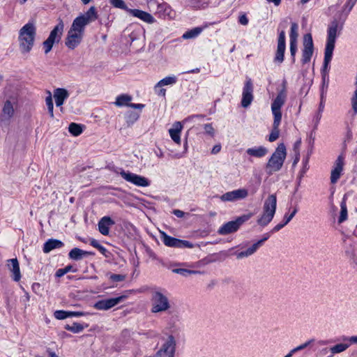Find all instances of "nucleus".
<instances>
[{
	"mask_svg": "<svg viewBox=\"0 0 357 357\" xmlns=\"http://www.w3.org/2000/svg\"><path fill=\"white\" fill-rule=\"evenodd\" d=\"M190 5L194 9H204L208 6V3L204 0H190Z\"/></svg>",
	"mask_w": 357,
	"mask_h": 357,
	"instance_id": "obj_40",
	"label": "nucleus"
},
{
	"mask_svg": "<svg viewBox=\"0 0 357 357\" xmlns=\"http://www.w3.org/2000/svg\"><path fill=\"white\" fill-rule=\"evenodd\" d=\"M204 130L207 134L211 136H213L214 134V129L211 124H206L204 126Z\"/></svg>",
	"mask_w": 357,
	"mask_h": 357,
	"instance_id": "obj_55",
	"label": "nucleus"
},
{
	"mask_svg": "<svg viewBox=\"0 0 357 357\" xmlns=\"http://www.w3.org/2000/svg\"><path fill=\"white\" fill-rule=\"evenodd\" d=\"M63 246V242L56 239H49L43 246V252L48 253L54 249L60 248Z\"/></svg>",
	"mask_w": 357,
	"mask_h": 357,
	"instance_id": "obj_27",
	"label": "nucleus"
},
{
	"mask_svg": "<svg viewBox=\"0 0 357 357\" xmlns=\"http://www.w3.org/2000/svg\"><path fill=\"white\" fill-rule=\"evenodd\" d=\"M109 2L114 7L126 10L127 12L129 9L123 0H109Z\"/></svg>",
	"mask_w": 357,
	"mask_h": 357,
	"instance_id": "obj_44",
	"label": "nucleus"
},
{
	"mask_svg": "<svg viewBox=\"0 0 357 357\" xmlns=\"http://www.w3.org/2000/svg\"><path fill=\"white\" fill-rule=\"evenodd\" d=\"M118 173L126 181L132 183L137 186L146 187L150 185V181L146 177L135 174L130 172H126L123 169H121V171Z\"/></svg>",
	"mask_w": 357,
	"mask_h": 357,
	"instance_id": "obj_9",
	"label": "nucleus"
},
{
	"mask_svg": "<svg viewBox=\"0 0 357 357\" xmlns=\"http://www.w3.org/2000/svg\"><path fill=\"white\" fill-rule=\"evenodd\" d=\"M253 84L250 79L246 80L242 94L241 105L243 107H248L253 100Z\"/></svg>",
	"mask_w": 357,
	"mask_h": 357,
	"instance_id": "obj_15",
	"label": "nucleus"
},
{
	"mask_svg": "<svg viewBox=\"0 0 357 357\" xmlns=\"http://www.w3.org/2000/svg\"><path fill=\"white\" fill-rule=\"evenodd\" d=\"M125 298V296H121L116 298L103 299L96 303L94 307L100 310H107L123 301Z\"/></svg>",
	"mask_w": 357,
	"mask_h": 357,
	"instance_id": "obj_16",
	"label": "nucleus"
},
{
	"mask_svg": "<svg viewBox=\"0 0 357 357\" xmlns=\"http://www.w3.org/2000/svg\"><path fill=\"white\" fill-rule=\"evenodd\" d=\"M7 266L10 272L13 273L12 278L16 282L21 278L19 262L16 258L10 259L7 261Z\"/></svg>",
	"mask_w": 357,
	"mask_h": 357,
	"instance_id": "obj_21",
	"label": "nucleus"
},
{
	"mask_svg": "<svg viewBox=\"0 0 357 357\" xmlns=\"http://www.w3.org/2000/svg\"><path fill=\"white\" fill-rule=\"evenodd\" d=\"M338 22L333 21L328 27L327 42L324 53V61L323 71H327L328 65L332 59L333 50L335 48V39L337 36Z\"/></svg>",
	"mask_w": 357,
	"mask_h": 357,
	"instance_id": "obj_2",
	"label": "nucleus"
},
{
	"mask_svg": "<svg viewBox=\"0 0 357 357\" xmlns=\"http://www.w3.org/2000/svg\"><path fill=\"white\" fill-rule=\"evenodd\" d=\"M314 342V340H310L296 347H295L294 349H291V353H296L299 351H301L304 349H305L306 347H307L311 343H312Z\"/></svg>",
	"mask_w": 357,
	"mask_h": 357,
	"instance_id": "obj_46",
	"label": "nucleus"
},
{
	"mask_svg": "<svg viewBox=\"0 0 357 357\" xmlns=\"http://www.w3.org/2000/svg\"><path fill=\"white\" fill-rule=\"evenodd\" d=\"M183 129V126L181 122H175L172 128L169 130V132L172 140L179 144L181 143L180 133Z\"/></svg>",
	"mask_w": 357,
	"mask_h": 357,
	"instance_id": "obj_23",
	"label": "nucleus"
},
{
	"mask_svg": "<svg viewBox=\"0 0 357 357\" xmlns=\"http://www.w3.org/2000/svg\"><path fill=\"white\" fill-rule=\"evenodd\" d=\"M132 100V97L129 95L123 94L121 96H119L116 98L115 104L117 106L121 107L124 105L128 106L129 102Z\"/></svg>",
	"mask_w": 357,
	"mask_h": 357,
	"instance_id": "obj_34",
	"label": "nucleus"
},
{
	"mask_svg": "<svg viewBox=\"0 0 357 357\" xmlns=\"http://www.w3.org/2000/svg\"><path fill=\"white\" fill-rule=\"evenodd\" d=\"M298 37V25L296 22L291 23V31L289 34L290 42H297Z\"/></svg>",
	"mask_w": 357,
	"mask_h": 357,
	"instance_id": "obj_35",
	"label": "nucleus"
},
{
	"mask_svg": "<svg viewBox=\"0 0 357 357\" xmlns=\"http://www.w3.org/2000/svg\"><path fill=\"white\" fill-rule=\"evenodd\" d=\"M161 238L164 243V244L168 247L172 248H192L194 247L193 244L190 241L180 240L170 236H168L165 232L161 233Z\"/></svg>",
	"mask_w": 357,
	"mask_h": 357,
	"instance_id": "obj_10",
	"label": "nucleus"
},
{
	"mask_svg": "<svg viewBox=\"0 0 357 357\" xmlns=\"http://www.w3.org/2000/svg\"><path fill=\"white\" fill-rule=\"evenodd\" d=\"M16 100L14 98L7 100L3 105L2 114L1 115V120L3 121H8L14 114V105Z\"/></svg>",
	"mask_w": 357,
	"mask_h": 357,
	"instance_id": "obj_19",
	"label": "nucleus"
},
{
	"mask_svg": "<svg viewBox=\"0 0 357 357\" xmlns=\"http://www.w3.org/2000/svg\"><path fill=\"white\" fill-rule=\"evenodd\" d=\"M109 278L114 282H120L124 280L126 276L121 274H111Z\"/></svg>",
	"mask_w": 357,
	"mask_h": 357,
	"instance_id": "obj_51",
	"label": "nucleus"
},
{
	"mask_svg": "<svg viewBox=\"0 0 357 357\" xmlns=\"http://www.w3.org/2000/svg\"><path fill=\"white\" fill-rule=\"evenodd\" d=\"M84 33V28L73 21L67 33L65 40L66 45L70 49H75L82 42Z\"/></svg>",
	"mask_w": 357,
	"mask_h": 357,
	"instance_id": "obj_5",
	"label": "nucleus"
},
{
	"mask_svg": "<svg viewBox=\"0 0 357 357\" xmlns=\"http://www.w3.org/2000/svg\"><path fill=\"white\" fill-rule=\"evenodd\" d=\"M113 225H114V222L109 217L105 216L102 218L98 222L99 231L105 236L108 235L109 228Z\"/></svg>",
	"mask_w": 357,
	"mask_h": 357,
	"instance_id": "obj_22",
	"label": "nucleus"
},
{
	"mask_svg": "<svg viewBox=\"0 0 357 357\" xmlns=\"http://www.w3.org/2000/svg\"><path fill=\"white\" fill-rule=\"evenodd\" d=\"M352 108L355 113H357V88L351 98Z\"/></svg>",
	"mask_w": 357,
	"mask_h": 357,
	"instance_id": "obj_52",
	"label": "nucleus"
},
{
	"mask_svg": "<svg viewBox=\"0 0 357 357\" xmlns=\"http://www.w3.org/2000/svg\"><path fill=\"white\" fill-rule=\"evenodd\" d=\"M155 92L157 95L160 96H165L166 90L162 87H157V84L154 87Z\"/></svg>",
	"mask_w": 357,
	"mask_h": 357,
	"instance_id": "obj_53",
	"label": "nucleus"
},
{
	"mask_svg": "<svg viewBox=\"0 0 357 357\" xmlns=\"http://www.w3.org/2000/svg\"><path fill=\"white\" fill-rule=\"evenodd\" d=\"M349 347V344H337L332 347L330 350L333 354L341 353L345 351Z\"/></svg>",
	"mask_w": 357,
	"mask_h": 357,
	"instance_id": "obj_42",
	"label": "nucleus"
},
{
	"mask_svg": "<svg viewBox=\"0 0 357 357\" xmlns=\"http://www.w3.org/2000/svg\"><path fill=\"white\" fill-rule=\"evenodd\" d=\"M287 155L286 148L284 144H280L275 151L273 153L266 166V171L268 175L279 171L284 163Z\"/></svg>",
	"mask_w": 357,
	"mask_h": 357,
	"instance_id": "obj_3",
	"label": "nucleus"
},
{
	"mask_svg": "<svg viewBox=\"0 0 357 357\" xmlns=\"http://www.w3.org/2000/svg\"><path fill=\"white\" fill-rule=\"evenodd\" d=\"M54 43V42L48 38L43 42L45 54L48 53L52 50Z\"/></svg>",
	"mask_w": 357,
	"mask_h": 357,
	"instance_id": "obj_49",
	"label": "nucleus"
},
{
	"mask_svg": "<svg viewBox=\"0 0 357 357\" xmlns=\"http://www.w3.org/2000/svg\"><path fill=\"white\" fill-rule=\"evenodd\" d=\"M277 198L275 195H269L265 200L263 206V213L257 220V223L262 226H266L273 220L275 213Z\"/></svg>",
	"mask_w": 357,
	"mask_h": 357,
	"instance_id": "obj_4",
	"label": "nucleus"
},
{
	"mask_svg": "<svg viewBox=\"0 0 357 357\" xmlns=\"http://www.w3.org/2000/svg\"><path fill=\"white\" fill-rule=\"evenodd\" d=\"M97 18L96 9L94 6H91L85 14L76 17L73 21L85 29L87 24L95 21Z\"/></svg>",
	"mask_w": 357,
	"mask_h": 357,
	"instance_id": "obj_14",
	"label": "nucleus"
},
{
	"mask_svg": "<svg viewBox=\"0 0 357 357\" xmlns=\"http://www.w3.org/2000/svg\"><path fill=\"white\" fill-rule=\"evenodd\" d=\"M173 213L178 218H183L185 215L183 211L178 209L174 210Z\"/></svg>",
	"mask_w": 357,
	"mask_h": 357,
	"instance_id": "obj_62",
	"label": "nucleus"
},
{
	"mask_svg": "<svg viewBox=\"0 0 357 357\" xmlns=\"http://www.w3.org/2000/svg\"><path fill=\"white\" fill-rule=\"evenodd\" d=\"M349 341L351 343H357V336H352L349 338Z\"/></svg>",
	"mask_w": 357,
	"mask_h": 357,
	"instance_id": "obj_64",
	"label": "nucleus"
},
{
	"mask_svg": "<svg viewBox=\"0 0 357 357\" xmlns=\"http://www.w3.org/2000/svg\"><path fill=\"white\" fill-rule=\"evenodd\" d=\"M174 273L180 274L183 276L187 277L190 275L201 274L202 272L199 271L189 270L185 268H175L173 270Z\"/></svg>",
	"mask_w": 357,
	"mask_h": 357,
	"instance_id": "obj_36",
	"label": "nucleus"
},
{
	"mask_svg": "<svg viewBox=\"0 0 357 357\" xmlns=\"http://www.w3.org/2000/svg\"><path fill=\"white\" fill-rule=\"evenodd\" d=\"M259 247H261V242H257V243H254L251 247L248 248L245 251H242L241 252H238L236 255L237 258L241 259V258L249 257V256L252 255V254H254L258 250V248Z\"/></svg>",
	"mask_w": 357,
	"mask_h": 357,
	"instance_id": "obj_30",
	"label": "nucleus"
},
{
	"mask_svg": "<svg viewBox=\"0 0 357 357\" xmlns=\"http://www.w3.org/2000/svg\"><path fill=\"white\" fill-rule=\"evenodd\" d=\"M251 218V214L243 215L238 217L234 221H230L223 225L218 229V234L220 235H227L238 230L239 227L245 221L248 220Z\"/></svg>",
	"mask_w": 357,
	"mask_h": 357,
	"instance_id": "obj_8",
	"label": "nucleus"
},
{
	"mask_svg": "<svg viewBox=\"0 0 357 357\" xmlns=\"http://www.w3.org/2000/svg\"><path fill=\"white\" fill-rule=\"evenodd\" d=\"M177 82L176 77H167L157 83V87H162L167 85H172Z\"/></svg>",
	"mask_w": 357,
	"mask_h": 357,
	"instance_id": "obj_37",
	"label": "nucleus"
},
{
	"mask_svg": "<svg viewBox=\"0 0 357 357\" xmlns=\"http://www.w3.org/2000/svg\"><path fill=\"white\" fill-rule=\"evenodd\" d=\"M68 97L69 93L65 89L58 88L54 91V98L55 99L56 105L61 107V111L63 110L62 105Z\"/></svg>",
	"mask_w": 357,
	"mask_h": 357,
	"instance_id": "obj_20",
	"label": "nucleus"
},
{
	"mask_svg": "<svg viewBox=\"0 0 357 357\" xmlns=\"http://www.w3.org/2000/svg\"><path fill=\"white\" fill-rule=\"evenodd\" d=\"M203 29V27H195L184 33L182 38L184 39L195 38L202 32Z\"/></svg>",
	"mask_w": 357,
	"mask_h": 357,
	"instance_id": "obj_33",
	"label": "nucleus"
},
{
	"mask_svg": "<svg viewBox=\"0 0 357 357\" xmlns=\"http://www.w3.org/2000/svg\"><path fill=\"white\" fill-rule=\"evenodd\" d=\"M239 22L243 25H247L248 23V19L245 15H243L239 17Z\"/></svg>",
	"mask_w": 357,
	"mask_h": 357,
	"instance_id": "obj_59",
	"label": "nucleus"
},
{
	"mask_svg": "<svg viewBox=\"0 0 357 357\" xmlns=\"http://www.w3.org/2000/svg\"><path fill=\"white\" fill-rule=\"evenodd\" d=\"M313 51L314 45L312 35L310 33H307L303 37V50L301 59L303 63L310 62L313 54Z\"/></svg>",
	"mask_w": 357,
	"mask_h": 357,
	"instance_id": "obj_12",
	"label": "nucleus"
},
{
	"mask_svg": "<svg viewBox=\"0 0 357 357\" xmlns=\"http://www.w3.org/2000/svg\"><path fill=\"white\" fill-rule=\"evenodd\" d=\"M68 311L57 310L54 312V317L57 319H64L68 317Z\"/></svg>",
	"mask_w": 357,
	"mask_h": 357,
	"instance_id": "obj_47",
	"label": "nucleus"
},
{
	"mask_svg": "<svg viewBox=\"0 0 357 357\" xmlns=\"http://www.w3.org/2000/svg\"><path fill=\"white\" fill-rule=\"evenodd\" d=\"M286 82H283V88L278 93L277 97L273 100L271 105V110L274 117V119L281 120L282 113L280 111L281 107L284 104L287 98V91L285 86Z\"/></svg>",
	"mask_w": 357,
	"mask_h": 357,
	"instance_id": "obj_7",
	"label": "nucleus"
},
{
	"mask_svg": "<svg viewBox=\"0 0 357 357\" xmlns=\"http://www.w3.org/2000/svg\"><path fill=\"white\" fill-rule=\"evenodd\" d=\"M268 153L267 149L264 146L250 148L246 150V153L255 158H262Z\"/></svg>",
	"mask_w": 357,
	"mask_h": 357,
	"instance_id": "obj_28",
	"label": "nucleus"
},
{
	"mask_svg": "<svg viewBox=\"0 0 357 357\" xmlns=\"http://www.w3.org/2000/svg\"><path fill=\"white\" fill-rule=\"evenodd\" d=\"M326 71H323V75H322L323 84H322L321 93V101H320L319 109H318V112H320L321 114L322 113V112L324 111V105H325L324 95L326 93V89L328 88V80L326 81Z\"/></svg>",
	"mask_w": 357,
	"mask_h": 357,
	"instance_id": "obj_26",
	"label": "nucleus"
},
{
	"mask_svg": "<svg viewBox=\"0 0 357 357\" xmlns=\"http://www.w3.org/2000/svg\"><path fill=\"white\" fill-rule=\"evenodd\" d=\"M68 130L74 136H78L82 132L81 126L75 123H71L69 125Z\"/></svg>",
	"mask_w": 357,
	"mask_h": 357,
	"instance_id": "obj_39",
	"label": "nucleus"
},
{
	"mask_svg": "<svg viewBox=\"0 0 357 357\" xmlns=\"http://www.w3.org/2000/svg\"><path fill=\"white\" fill-rule=\"evenodd\" d=\"M72 270V266L68 265L66 266L64 268H59L56 271L55 275L57 278H61L66 273H68Z\"/></svg>",
	"mask_w": 357,
	"mask_h": 357,
	"instance_id": "obj_45",
	"label": "nucleus"
},
{
	"mask_svg": "<svg viewBox=\"0 0 357 357\" xmlns=\"http://www.w3.org/2000/svg\"><path fill=\"white\" fill-rule=\"evenodd\" d=\"M269 237H270V234H264L263 238L258 241L257 242H261V246L263 245V243L268 239Z\"/></svg>",
	"mask_w": 357,
	"mask_h": 357,
	"instance_id": "obj_63",
	"label": "nucleus"
},
{
	"mask_svg": "<svg viewBox=\"0 0 357 357\" xmlns=\"http://www.w3.org/2000/svg\"><path fill=\"white\" fill-rule=\"evenodd\" d=\"M344 157L342 155H339L335 162L334 164L333 169L331 171V182L333 184H335L337 182L339 178H340L343 169H344Z\"/></svg>",
	"mask_w": 357,
	"mask_h": 357,
	"instance_id": "obj_17",
	"label": "nucleus"
},
{
	"mask_svg": "<svg viewBox=\"0 0 357 357\" xmlns=\"http://www.w3.org/2000/svg\"><path fill=\"white\" fill-rule=\"evenodd\" d=\"M128 12L132 15L138 17L146 22H154V18L149 13L143 10L137 9H128Z\"/></svg>",
	"mask_w": 357,
	"mask_h": 357,
	"instance_id": "obj_24",
	"label": "nucleus"
},
{
	"mask_svg": "<svg viewBox=\"0 0 357 357\" xmlns=\"http://www.w3.org/2000/svg\"><path fill=\"white\" fill-rule=\"evenodd\" d=\"M281 120L274 119L273 124V129L269 135L268 140L270 142H274L279 137L280 130L279 126L280 124Z\"/></svg>",
	"mask_w": 357,
	"mask_h": 357,
	"instance_id": "obj_31",
	"label": "nucleus"
},
{
	"mask_svg": "<svg viewBox=\"0 0 357 357\" xmlns=\"http://www.w3.org/2000/svg\"><path fill=\"white\" fill-rule=\"evenodd\" d=\"M91 245L97 248L103 255L105 257H108L109 252L105 248L101 245L96 240H92L91 241Z\"/></svg>",
	"mask_w": 357,
	"mask_h": 357,
	"instance_id": "obj_43",
	"label": "nucleus"
},
{
	"mask_svg": "<svg viewBox=\"0 0 357 357\" xmlns=\"http://www.w3.org/2000/svg\"><path fill=\"white\" fill-rule=\"evenodd\" d=\"M45 103L47 107L50 116L51 118H54V104L52 101V96L50 91L48 92V96L45 98Z\"/></svg>",
	"mask_w": 357,
	"mask_h": 357,
	"instance_id": "obj_41",
	"label": "nucleus"
},
{
	"mask_svg": "<svg viewBox=\"0 0 357 357\" xmlns=\"http://www.w3.org/2000/svg\"><path fill=\"white\" fill-rule=\"evenodd\" d=\"M68 317H82L84 316L86 314L85 312H73V311H68Z\"/></svg>",
	"mask_w": 357,
	"mask_h": 357,
	"instance_id": "obj_58",
	"label": "nucleus"
},
{
	"mask_svg": "<svg viewBox=\"0 0 357 357\" xmlns=\"http://www.w3.org/2000/svg\"><path fill=\"white\" fill-rule=\"evenodd\" d=\"M287 224H284V221L282 220V222L278 224L275 225L273 229L271 230V233H275L280 231L282 228H283Z\"/></svg>",
	"mask_w": 357,
	"mask_h": 357,
	"instance_id": "obj_56",
	"label": "nucleus"
},
{
	"mask_svg": "<svg viewBox=\"0 0 357 357\" xmlns=\"http://www.w3.org/2000/svg\"><path fill=\"white\" fill-rule=\"evenodd\" d=\"M248 195V190L245 188H240L234 190L230 192H227L222 195L220 196L219 198L222 202H234L238 200L246 198Z\"/></svg>",
	"mask_w": 357,
	"mask_h": 357,
	"instance_id": "obj_11",
	"label": "nucleus"
},
{
	"mask_svg": "<svg viewBox=\"0 0 357 357\" xmlns=\"http://www.w3.org/2000/svg\"><path fill=\"white\" fill-rule=\"evenodd\" d=\"M129 107L134 108V109H142L144 107V105L143 104H135V103H129Z\"/></svg>",
	"mask_w": 357,
	"mask_h": 357,
	"instance_id": "obj_60",
	"label": "nucleus"
},
{
	"mask_svg": "<svg viewBox=\"0 0 357 357\" xmlns=\"http://www.w3.org/2000/svg\"><path fill=\"white\" fill-rule=\"evenodd\" d=\"M204 117V115H202V114H197V115H192V116H188L187 117L186 119H185L183 120V123H185V122H188V121H190L194 119H203Z\"/></svg>",
	"mask_w": 357,
	"mask_h": 357,
	"instance_id": "obj_57",
	"label": "nucleus"
},
{
	"mask_svg": "<svg viewBox=\"0 0 357 357\" xmlns=\"http://www.w3.org/2000/svg\"><path fill=\"white\" fill-rule=\"evenodd\" d=\"M321 118V114L320 112H318L316 114V115L314 116V119H313V121L314 123V129H317V126L319 123V121Z\"/></svg>",
	"mask_w": 357,
	"mask_h": 357,
	"instance_id": "obj_54",
	"label": "nucleus"
},
{
	"mask_svg": "<svg viewBox=\"0 0 357 357\" xmlns=\"http://www.w3.org/2000/svg\"><path fill=\"white\" fill-rule=\"evenodd\" d=\"M297 211H298V209L296 207H295L294 208V210L292 211V212L291 213V214H289V215L285 214L283 218V221H284V224H288L291 220V219L294 217V215H296Z\"/></svg>",
	"mask_w": 357,
	"mask_h": 357,
	"instance_id": "obj_48",
	"label": "nucleus"
},
{
	"mask_svg": "<svg viewBox=\"0 0 357 357\" xmlns=\"http://www.w3.org/2000/svg\"><path fill=\"white\" fill-rule=\"evenodd\" d=\"M36 27L33 23H27L20 30L19 44L22 53L26 54L31 51L34 43Z\"/></svg>",
	"mask_w": 357,
	"mask_h": 357,
	"instance_id": "obj_1",
	"label": "nucleus"
},
{
	"mask_svg": "<svg viewBox=\"0 0 357 357\" xmlns=\"http://www.w3.org/2000/svg\"><path fill=\"white\" fill-rule=\"evenodd\" d=\"M340 215L339 217L338 222L342 223L347 219V208L344 199L342 201Z\"/></svg>",
	"mask_w": 357,
	"mask_h": 357,
	"instance_id": "obj_38",
	"label": "nucleus"
},
{
	"mask_svg": "<svg viewBox=\"0 0 357 357\" xmlns=\"http://www.w3.org/2000/svg\"><path fill=\"white\" fill-rule=\"evenodd\" d=\"M89 326L88 324H79V323H73V324L70 325V324H67L65 326V329H66L67 331H71L74 333H80L82 332L84 328H87Z\"/></svg>",
	"mask_w": 357,
	"mask_h": 357,
	"instance_id": "obj_32",
	"label": "nucleus"
},
{
	"mask_svg": "<svg viewBox=\"0 0 357 357\" xmlns=\"http://www.w3.org/2000/svg\"><path fill=\"white\" fill-rule=\"evenodd\" d=\"M174 349L175 340L174 337L170 335L157 352L155 357H174Z\"/></svg>",
	"mask_w": 357,
	"mask_h": 357,
	"instance_id": "obj_13",
	"label": "nucleus"
},
{
	"mask_svg": "<svg viewBox=\"0 0 357 357\" xmlns=\"http://www.w3.org/2000/svg\"><path fill=\"white\" fill-rule=\"evenodd\" d=\"M285 48V32L282 30L279 34L277 51L274 58L275 62L281 63L284 61Z\"/></svg>",
	"mask_w": 357,
	"mask_h": 357,
	"instance_id": "obj_18",
	"label": "nucleus"
},
{
	"mask_svg": "<svg viewBox=\"0 0 357 357\" xmlns=\"http://www.w3.org/2000/svg\"><path fill=\"white\" fill-rule=\"evenodd\" d=\"M297 51V42H290V52L292 56L293 61H295V55Z\"/></svg>",
	"mask_w": 357,
	"mask_h": 357,
	"instance_id": "obj_50",
	"label": "nucleus"
},
{
	"mask_svg": "<svg viewBox=\"0 0 357 357\" xmlns=\"http://www.w3.org/2000/svg\"><path fill=\"white\" fill-rule=\"evenodd\" d=\"M89 255H93V253L82 250L79 248H73V250H70V252L68 254L69 257L74 260L82 259L83 257Z\"/></svg>",
	"mask_w": 357,
	"mask_h": 357,
	"instance_id": "obj_29",
	"label": "nucleus"
},
{
	"mask_svg": "<svg viewBox=\"0 0 357 357\" xmlns=\"http://www.w3.org/2000/svg\"><path fill=\"white\" fill-rule=\"evenodd\" d=\"M220 150H221V146L220 144L215 145L211 150V153L217 154L220 151Z\"/></svg>",
	"mask_w": 357,
	"mask_h": 357,
	"instance_id": "obj_61",
	"label": "nucleus"
},
{
	"mask_svg": "<svg viewBox=\"0 0 357 357\" xmlns=\"http://www.w3.org/2000/svg\"><path fill=\"white\" fill-rule=\"evenodd\" d=\"M63 28V22H62V20H60L58 24L50 32V34L47 38L52 40L53 42L59 41L62 35Z\"/></svg>",
	"mask_w": 357,
	"mask_h": 357,
	"instance_id": "obj_25",
	"label": "nucleus"
},
{
	"mask_svg": "<svg viewBox=\"0 0 357 357\" xmlns=\"http://www.w3.org/2000/svg\"><path fill=\"white\" fill-rule=\"evenodd\" d=\"M151 305V311L153 313L165 312L170 308L169 299L162 291H153Z\"/></svg>",
	"mask_w": 357,
	"mask_h": 357,
	"instance_id": "obj_6",
	"label": "nucleus"
}]
</instances>
